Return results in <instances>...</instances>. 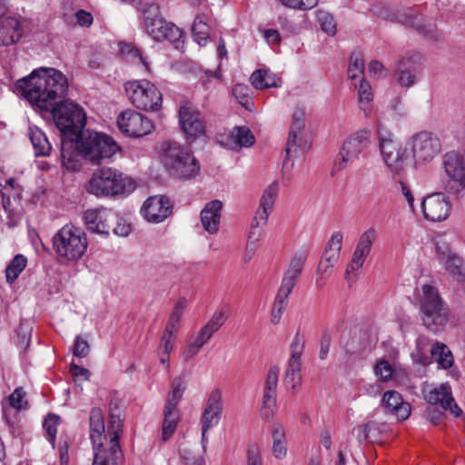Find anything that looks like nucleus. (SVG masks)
Here are the masks:
<instances>
[{
  "label": "nucleus",
  "instance_id": "f257e3e1",
  "mask_svg": "<svg viewBox=\"0 0 465 465\" xmlns=\"http://www.w3.org/2000/svg\"><path fill=\"white\" fill-rule=\"evenodd\" d=\"M25 96L41 110L48 111L55 100L64 96L68 83L66 77L54 68L34 70L27 77L16 83Z\"/></svg>",
  "mask_w": 465,
  "mask_h": 465
},
{
  "label": "nucleus",
  "instance_id": "f03ea898",
  "mask_svg": "<svg viewBox=\"0 0 465 465\" xmlns=\"http://www.w3.org/2000/svg\"><path fill=\"white\" fill-rule=\"evenodd\" d=\"M84 188L88 193L96 197L115 196L133 192L135 183L118 170L103 167L93 173Z\"/></svg>",
  "mask_w": 465,
  "mask_h": 465
},
{
  "label": "nucleus",
  "instance_id": "7ed1b4c3",
  "mask_svg": "<svg viewBox=\"0 0 465 465\" xmlns=\"http://www.w3.org/2000/svg\"><path fill=\"white\" fill-rule=\"evenodd\" d=\"M163 161L171 175L189 180L194 178L199 171L200 165L192 151L174 141H168L163 143Z\"/></svg>",
  "mask_w": 465,
  "mask_h": 465
},
{
  "label": "nucleus",
  "instance_id": "20e7f679",
  "mask_svg": "<svg viewBox=\"0 0 465 465\" xmlns=\"http://www.w3.org/2000/svg\"><path fill=\"white\" fill-rule=\"evenodd\" d=\"M52 242L57 256L67 262L80 260L88 246L85 232L81 228L72 224L63 226L53 236Z\"/></svg>",
  "mask_w": 465,
  "mask_h": 465
},
{
  "label": "nucleus",
  "instance_id": "39448f33",
  "mask_svg": "<svg viewBox=\"0 0 465 465\" xmlns=\"http://www.w3.org/2000/svg\"><path fill=\"white\" fill-rule=\"evenodd\" d=\"M440 182L445 193L456 198L465 196V156L458 151L447 152L441 159Z\"/></svg>",
  "mask_w": 465,
  "mask_h": 465
},
{
  "label": "nucleus",
  "instance_id": "423d86ee",
  "mask_svg": "<svg viewBox=\"0 0 465 465\" xmlns=\"http://www.w3.org/2000/svg\"><path fill=\"white\" fill-rule=\"evenodd\" d=\"M55 126L62 134V137H78L86 123L84 110L75 103L64 100L54 104L51 108Z\"/></svg>",
  "mask_w": 465,
  "mask_h": 465
},
{
  "label": "nucleus",
  "instance_id": "0eeeda50",
  "mask_svg": "<svg viewBox=\"0 0 465 465\" xmlns=\"http://www.w3.org/2000/svg\"><path fill=\"white\" fill-rule=\"evenodd\" d=\"M79 147L83 159L92 164H100L102 161L111 158L119 149L116 143L108 135L82 131L79 134Z\"/></svg>",
  "mask_w": 465,
  "mask_h": 465
},
{
  "label": "nucleus",
  "instance_id": "6e6552de",
  "mask_svg": "<svg viewBox=\"0 0 465 465\" xmlns=\"http://www.w3.org/2000/svg\"><path fill=\"white\" fill-rule=\"evenodd\" d=\"M420 312L425 327L436 333L448 322V310L435 288L429 284L422 286Z\"/></svg>",
  "mask_w": 465,
  "mask_h": 465
},
{
  "label": "nucleus",
  "instance_id": "1a4fd4ad",
  "mask_svg": "<svg viewBox=\"0 0 465 465\" xmlns=\"http://www.w3.org/2000/svg\"><path fill=\"white\" fill-rule=\"evenodd\" d=\"M371 145V132L361 129L345 139L334 162L337 171L355 166L361 159L367 158Z\"/></svg>",
  "mask_w": 465,
  "mask_h": 465
},
{
  "label": "nucleus",
  "instance_id": "9d476101",
  "mask_svg": "<svg viewBox=\"0 0 465 465\" xmlns=\"http://www.w3.org/2000/svg\"><path fill=\"white\" fill-rule=\"evenodd\" d=\"M379 147L382 159L393 177L401 178L407 170L408 154L394 139L392 134L378 127Z\"/></svg>",
  "mask_w": 465,
  "mask_h": 465
},
{
  "label": "nucleus",
  "instance_id": "9b49d317",
  "mask_svg": "<svg viewBox=\"0 0 465 465\" xmlns=\"http://www.w3.org/2000/svg\"><path fill=\"white\" fill-rule=\"evenodd\" d=\"M127 97L134 106L142 111H158L162 106V94L148 80H132L124 84Z\"/></svg>",
  "mask_w": 465,
  "mask_h": 465
},
{
  "label": "nucleus",
  "instance_id": "f8f14e48",
  "mask_svg": "<svg viewBox=\"0 0 465 465\" xmlns=\"http://www.w3.org/2000/svg\"><path fill=\"white\" fill-rule=\"evenodd\" d=\"M409 144L416 165L430 163L441 152L440 138L428 131H420L413 134Z\"/></svg>",
  "mask_w": 465,
  "mask_h": 465
},
{
  "label": "nucleus",
  "instance_id": "ddd939ff",
  "mask_svg": "<svg viewBox=\"0 0 465 465\" xmlns=\"http://www.w3.org/2000/svg\"><path fill=\"white\" fill-rule=\"evenodd\" d=\"M305 110L297 106L292 114V124L285 145L286 159L294 160L303 156L309 148L304 140Z\"/></svg>",
  "mask_w": 465,
  "mask_h": 465
},
{
  "label": "nucleus",
  "instance_id": "4468645a",
  "mask_svg": "<svg viewBox=\"0 0 465 465\" xmlns=\"http://www.w3.org/2000/svg\"><path fill=\"white\" fill-rule=\"evenodd\" d=\"M304 337L297 332L291 343V357L288 361L287 370L283 382L288 390L295 392V390L302 383V360L301 356L304 349Z\"/></svg>",
  "mask_w": 465,
  "mask_h": 465
},
{
  "label": "nucleus",
  "instance_id": "2eb2a0df",
  "mask_svg": "<svg viewBox=\"0 0 465 465\" xmlns=\"http://www.w3.org/2000/svg\"><path fill=\"white\" fill-rule=\"evenodd\" d=\"M119 130L130 137H142L152 132L153 125L146 117L134 110L123 112L117 118Z\"/></svg>",
  "mask_w": 465,
  "mask_h": 465
},
{
  "label": "nucleus",
  "instance_id": "dca6fc26",
  "mask_svg": "<svg viewBox=\"0 0 465 465\" xmlns=\"http://www.w3.org/2000/svg\"><path fill=\"white\" fill-rule=\"evenodd\" d=\"M146 33L155 41L167 40L179 43L183 33L174 24L166 22L163 17L154 15H147L144 20Z\"/></svg>",
  "mask_w": 465,
  "mask_h": 465
},
{
  "label": "nucleus",
  "instance_id": "f3484780",
  "mask_svg": "<svg viewBox=\"0 0 465 465\" xmlns=\"http://www.w3.org/2000/svg\"><path fill=\"white\" fill-rule=\"evenodd\" d=\"M222 411L223 403L221 391L219 390H214L211 392L208 398L206 408L201 418L202 445L203 450H205L208 441L206 433L209 429L218 424Z\"/></svg>",
  "mask_w": 465,
  "mask_h": 465
},
{
  "label": "nucleus",
  "instance_id": "a211bd4d",
  "mask_svg": "<svg viewBox=\"0 0 465 465\" xmlns=\"http://www.w3.org/2000/svg\"><path fill=\"white\" fill-rule=\"evenodd\" d=\"M421 210L425 219L431 222H440L449 216L450 203L445 193H435L423 199Z\"/></svg>",
  "mask_w": 465,
  "mask_h": 465
},
{
  "label": "nucleus",
  "instance_id": "6ab92c4d",
  "mask_svg": "<svg viewBox=\"0 0 465 465\" xmlns=\"http://www.w3.org/2000/svg\"><path fill=\"white\" fill-rule=\"evenodd\" d=\"M173 204L163 195L149 197L143 204L141 213L149 223H159L171 215Z\"/></svg>",
  "mask_w": 465,
  "mask_h": 465
},
{
  "label": "nucleus",
  "instance_id": "aec40b11",
  "mask_svg": "<svg viewBox=\"0 0 465 465\" xmlns=\"http://www.w3.org/2000/svg\"><path fill=\"white\" fill-rule=\"evenodd\" d=\"M180 124L188 137L195 138L204 134L205 125L202 114L191 104H186L179 110Z\"/></svg>",
  "mask_w": 465,
  "mask_h": 465
},
{
  "label": "nucleus",
  "instance_id": "412c9836",
  "mask_svg": "<svg viewBox=\"0 0 465 465\" xmlns=\"http://www.w3.org/2000/svg\"><path fill=\"white\" fill-rule=\"evenodd\" d=\"M306 259L307 255L302 252L295 253L292 258L276 294L278 297L288 300L289 295L292 293L296 285L297 280L302 272Z\"/></svg>",
  "mask_w": 465,
  "mask_h": 465
},
{
  "label": "nucleus",
  "instance_id": "4be33fe9",
  "mask_svg": "<svg viewBox=\"0 0 465 465\" xmlns=\"http://www.w3.org/2000/svg\"><path fill=\"white\" fill-rule=\"evenodd\" d=\"M280 370L277 366L269 369L262 393V414L269 420L273 415V408L276 406L277 386Z\"/></svg>",
  "mask_w": 465,
  "mask_h": 465
},
{
  "label": "nucleus",
  "instance_id": "5701e85b",
  "mask_svg": "<svg viewBox=\"0 0 465 465\" xmlns=\"http://www.w3.org/2000/svg\"><path fill=\"white\" fill-rule=\"evenodd\" d=\"M83 154L79 147V138L74 136L62 137L61 163L70 172L79 171Z\"/></svg>",
  "mask_w": 465,
  "mask_h": 465
},
{
  "label": "nucleus",
  "instance_id": "b1692460",
  "mask_svg": "<svg viewBox=\"0 0 465 465\" xmlns=\"http://www.w3.org/2000/svg\"><path fill=\"white\" fill-rule=\"evenodd\" d=\"M115 219V214L107 209H89L84 213L86 228L93 232L108 235L110 223Z\"/></svg>",
  "mask_w": 465,
  "mask_h": 465
},
{
  "label": "nucleus",
  "instance_id": "393cba45",
  "mask_svg": "<svg viewBox=\"0 0 465 465\" xmlns=\"http://www.w3.org/2000/svg\"><path fill=\"white\" fill-rule=\"evenodd\" d=\"M425 401L430 405L440 404L445 411H450L455 417L461 414V409L456 404L451 395V388L447 383L435 387L424 396Z\"/></svg>",
  "mask_w": 465,
  "mask_h": 465
},
{
  "label": "nucleus",
  "instance_id": "a878e982",
  "mask_svg": "<svg viewBox=\"0 0 465 465\" xmlns=\"http://www.w3.org/2000/svg\"><path fill=\"white\" fill-rule=\"evenodd\" d=\"M381 406L386 413L395 415L399 420H407L411 412L410 403L404 401L401 394L396 391H387L383 393Z\"/></svg>",
  "mask_w": 465,
  "mask_h": 465
},
{
  "label": "nucleus",
  "instance_id": "bb28decb",
  "mask_svg": "<svg viewBox=\"0 0 465 465\" xmlns=\"http://www.w3.org/2000/svg\"><path fill=\"white\" fill-rule=\"evenodd\" d=\"M90 440L93 443L94 452L95 450L108 451L104 447V441L107 440L105 434L104 414L102 410L94 408L91 411L90 418Z\"/></svg>",
  "mask_w": 465,
  "mask_h": 465
},
{
  "label": "nucleus",
  "instance_id": "cd10ccee",
  "mask_svg": "<svg viewBox=\"0 0 465 465\" xmlns=\"http://www.w3.org/2000/svg\"><path fill=\"white\" fill-rule=\"evenodd\" d=\"M223 203L220 200H213L205 204L201 211V223L204 231L210 234H215L219 231L221 223Z\"/></svg>",
  "mask_w": 465,
  "mask_h": 465
},
{
  "label": "nucleus",
  "instance_id": "c85d7f7f",
  "mask_svg": "<svg viewBox=\"0 0 465 465\" xmlns=\"http://www.w3.org/2000/svg\"><path fill=\"white\" fill-rule=\"evenodd\" d=\"M420 74V66L414 57L401 60L395 69V77L398 84L406 88L413 86Z\"/></svg>",
  "mask_w": 465,
  "mask_h": 465
},
{
  "label": "nucleus",
  "instance_id": "c756f323",
  "mask_svg": "<svg viewBox=\"0 0 465 465\" xmlns=\"http://www.w3.org/2000/svg\"><path fill=\"white\" fill-rule=\"evenodd\" d=\"M406 23L428 40L436 42L443 37L442 33L436 27L432 19H428L422 15H415L411 12L408 15Z\"/></svg>",
  "mask_w": 465,
  "mask_h": 465
},
{
  "label": "nucleus",
  "instance_id": "7c9ffc66",
  "mask_svg": "<svg viewBox=\"0 0 465 465\" xmlns=\"http://www.w3.org/2000/svg\"><path fill=\"white\" fill-rule=\"evenodd\" d=\"M23 35L20 22L8 16L0 20V45L9 46L18 42Z\"/></svg>",
  "mask_w": 465,
  "mask_h": 465
},
{
  "label": "nucleus",
  "instance_id": "2f4dec72",
  "mask_svg": "<svg viewBox=\"0 0 465 465\" xmlns=\"http://www.w3.org/2000/svg\"><path fill=\"white\" fill-rule=\"evenodd\" d=\"M122 426L120 416L111 414L108 421V433L111 435L108 451L113 460H118L122 456V450L119 444Z\"/></svg>",
  "mask_w": 465,
  "mask_h": 465
},
{
  "label": "nucleus",
  "instance_id": "473e14b6",
  "mask_svg": "<svg viewBox=\"0 0 465 465\" xmlns=\"http://www.w3.org/2000/svg\"><path fill=\"white\" fill-rule=\"evenodd\" d=\"M440 259L444 262L445 269L455 278L458 282L465 280V262L463 260L452 253L439 252Z\"/></svg>",
  "mask_w": 465,
  "mask_h": 465
},
{
  "label": "nucleus",
  "instance_id": "72a5a7b5",
  "mask_svg": "<svg viewBox=\"0 0 465 465\" xmlns=\"http://www.w3.org/2000/svg\"><path fill=\"white\" fill-rule=\"evenodd\" d=\"M228 138L230 142L227 143V146L231 149L249 147L252 145L255 141L251 130L245 126L234 127Z\"/></svg>",
  "mask_w": 465,
  "mask_h": 465
},
{
  "label": "nucleus",
  "instance_id": "f704fd0d",
  "mask_svg": "<svg viewBox=\"0 0 465 465\" xmlns=\"http://www.w3.org/2000/svg\"><path fill=\"white\" fill-rule=\"evenodd\" d=\"M180 420V413L177 407L164 405L163 421L162 428V440L166 441L174 433Z\"/></svg>",
  "mask_w": 465,
  "mask_h": 465
},
{
  "label": "nucleus",
  "instance_id": "c9c22d12",
  "mask_svg": "<svg viewBox=\"0 0 465 465\" xmlns=\"http://www.w3.org/2000/svg\"><path fill=\"white\" fill-rule=\"evenodd\" d=\"M225 321L226 316L223 311L215 312L196 336L206 344L212 336L224 324Z\"/></svg>",
  "mask_w": 465,
  "mask_h": 465
},
{
  "label": "nucleus",
  "instance_id": "e433bc0d",
  "mask_svg": "<svg viewBox=\"0 0 465 465\" xmlns=\"http://www.w3.org/2000/svg\"><path fill=\"white\" fill-rule=\"evenodd\" d=\"M28 135L36 156L49 155L52 146L42 130L37 127H30Z\"/></svg>",
  "mask_w": 465,
  "mask_h": 465
},
{
  "label": "nucleus",
  "instance_id": "4c0bfd02",
  "mask_svg": "<svg viewBox=\"0 0 465 465\" xmlns=\"http://www.w3.org/2000/svg\"><path fill=\"white\" fill-rule=\"evenodd\" d=\"M278 78L267 69L255 70L251 75L252 84L256 89H264L278 86Z\"/></svg>",
  "mask_w": 465,
  "mask_h": 465
},
{
  "label": "nucleus",
  "instance_id": "58836bf2",
  "mask_svg": "<svg viewBox=\"0 0 465 465\" xmlns=\"http://www.w3.org/2000/svg\"><path fill=\"white\" fill-rule=\"evenodd\" d=\"M355 87L358 89L360 109L364 112L365 116H369L372 109L371 102L373 99L371 84L361 79L359 85L355 84Z\"/></svg>",
  "mask_w": 465,
  "mask_h": 465
},
{
  "label": "nucleus",
  "instance_id": "ea45409f",
  "mask_svg": "<svg viewBox=\"0 0 465 465\" xmlns=\"http://www.w3.org/2000/svg\"><path fill=\"white\" fill-rule=\"evenodd\" d=\"M206 20L204 15H198L192 26L193 39L201 46L205 45L209 38L210 28Z\"/></svg>",
  "mask_w": 465,
  "mask_h": 465
},
{
  "label": "nucleus",
  "instance_id": "a19ab883",
  "mask_svg": "<svg viewBox=\"0 0 465 465\" xmlns=\"http://www.w3.org/2000/svg\"><path fill=\"white\" fill-rule=\"evenodd\" d=\"M431 357L443 368L449 369L453 364V356L449 347L441 342H435L430 349Z\"/></svg>",
  "mask_w": 465,
  "mask_h": 465
},
{
  "label": "nucleus",
  "instance_id": "79ce46f5",
  "mask_svg": "<svg viewBox=\"0 0 465 465\" xmlns=\"http://www.w3.org/2000/svg\"><path fill=\"white\" fill-rule=\"evenodd\" d=\"M278 193L279 183L274 181L270 183L264 190L260 200V210L270 213L273 208Z\"/></svg>",
  "mask_w": 465,
  "mask_h": 465
},
{
  "label": "nucleus",
  "instance_id": "37998d69",
  "mask_svg": "<svg viewBox=\"0 0 465 465\" xmlns=\"http://www.w3.org/2000/svg\"><path fill=\"white\" fill-rule=\"evenodd\" d=\"M27 263L26 258L22 254H16L5 268V277L9 283L16 280L25 270Z\"/></svg>",
  "mask_w": 465,
  "mask_h": 465
},
{
  "label": "nucleus",
  "instance_id": "c03bdc74",
  "mask_svg": "<svg viewBox=\"0 0 465 465\" xmlns=\"http://www.w3.org/2000/svg\"><path fill=\"white\" fill-rule=\"evenodd\" d=\"M187 301L185 298H180L177 302L175 303L173 312L168 319V322L166 323L165 329L169 331H173L175 332H178L179 326H180V321L182 318V315L183 313V311L186 307Z\"/></svg>",
  "mask_w": 465,
  "mask_h": 465
},
{
  "label": "nucleus",
  "instance_id": "a18cd8bd",
  "mask_svg": "<svg viewBox=\"0 0 465 465\" xmlns=\"http://www.w3.org/2000/svg\"><path fill=\"white\" fill-rule=\"evenodd\" d=\"M60 421V417L56 414H48L43 422V427L45 430L46 438L51 443L52 448L55 447V440L57 434V426Z\"/></svg>",
  "mask_w": 465,
  "mask_h": 465
},
{
  "label": "nucleus",
  "instance_id": "49530a36",
  "mask_svg": "<svg viewBox=\"0 0 465 465\" xmlns=\"http://www.w3.org/2000/svg\"><path fill=\"white\" fill-rule=\"evenodd\" d=\"M376 236L377 232L374 228L367 229L361 234L355 249L366 255H369L371 251L372 244L376 240Z\"/></svg>",
  "mask_w": 465,
  "mask_h": 465
},
{
  "label": "nucleus",
  "instance_id": "de8ad7c7",
  "mask_svg": "<svg viewBox=\"0 0 465 465\" xmlns=\"http://www.w3.org/2000/svg\"><path fill=\"white\" fill-rule=\"evenodd\" d=\"M364 72V61L361 53H352L350 57L348 76L354 80L360 78Z\"/></svg>",
  "mask_w": 465,
  "mask_h": 465
},
{
  "label": "nucleus",
  "instance_id": "09e8293b",
  "mask_svg": "<svg viewBox=\"0 0 465 465\" xmlns=\"http://www.w3.org/2000/svg\"><path fill=\"white\" fill-rule=\"evenodd\" d=\"M340 254L335 253L334 251H329L325 249L323 255L319 262L317 268V273L319 274H330L331 268L338 262Z\"/></svg>",
  "mask_w": 465,
  "mask_h": 465
},
{
  "label": "nucleus",
  "instance_id": "8fccbe9b",
  "mask_svg": "<svg viewBox=\"0 0 465 465\" xmlns=\"http://www.w3.org/2000/svg\"><path fill=\"white\" fill-rule=\"evenodd\" d=\"M185 390V382L177 377L173 381L172 391L168 394L165 404L169 406L177 407L179 401L183 397V393Z\"/></svg>",
  "mask_w": 465,
  "mask_h": 465
},
{
  "label": "nucleus",
  "instance_id": "3c124183",
  "mask_svg": "<svg viewBox=\"0 0 465 465\" xmlns=\"http://www.w3.org/2000/svg\"><path fill=\"white\" fill-rule=\"evenodd\" d=\"M25 392L22 387L16 388L8 397L9 405L16 411L28 409Z\"/></svg>",
  "mask_w": 465,
  "mask_h": 465
},
{
  "label": "nucleus",
  "instance_id": "603ef678",
  "mask_svg": "<svg viewBox=\"0 0 465 465\" xmlns=\"http://www.w3.org/2000/svg\"><path fill=\"white\" fill-rule=\"evenodd\" d=\"M317 21L321 25L322 31H324L329 35H334L336 33V23L332 15L329 13L319 10L317 12Z\"/></svg>",
  "mask_w": 465,
  "mask_h": 465
},
{
  "label": "nucleus",
  "instance_id": "864d4df0",
  "mask_svg": "<svg viewBox=\"0 0 465 465\" xmlns=\"http://www.w3.org/2000/svg\"><path fill=\"white\" fill-rule=\"evenodd\" d=\"M177 332L164 329L160 340L158 351L163 354H170L173 349Z\"/></svg>",
  "mask_w": 465,
  "mask_h": 465
},
{
  "label": "nucleus",
  "instance_id": "5fc2aeb1",
  "mask_svg": "<svg viewBox=\"0 0 465 465\" xmlns=\"http://www.w3.org/2000/svg\"><path fill=\"white\" fill-rule=\"evenodd\" d=\"M205 343L200 340L197 336L194 337L182 351V357L183 361L187 362L193 360L203 347Z\"/></svg>",
  "mask_w": 465,
  "mask_h": 465
},
{
  "label": "nucleus",
  "instance_id": "6e6d98bb",
  "mask_svg": "<svg viewBox=\"0 0 465 465\" xmlns=\"http://www.w3.org/2000/svg\"><path fill=\"white\" fill-rule=\"evenodd\" d=\"M367 256L368 255L358 251L357 249L354 250L351 261L348 264L346 271H345V275L349 282H350V274L358 272L363 266Z\"/></svg>",
  "mask_w": 465,
  "mask_h": 465
},
{
  "label": "nucleus",
  "instance_id": "4d7b16f0",
  "mask_svg": "<svg viewBox=\"0 0 465 465\" xmlns=\"http://www.w3.org/2000/svg\"><path fill=\"white\" fill-rule=\"evenodd\" d=\"M374 373L381 381H388L393 373L392 366L386 360H379L374 365Z\"/></svg>",
  "mask_w": 465,
  "mask_h": 465
},
{
  "label": "nucleus",
  "instance_id": "13d9d810",
  "mask_svg": "<svg viewBox=\"0 0 465 465\" xmlns=\"http://www.w3.org/2000/svg\"><path fill=\"white\" fill-rule=\"evenodd\" d=\"M287 299H282L276 295L273 306L272 309V322L277 324L280 322L282 314L287 306Z\"/></svg>",
  "mask_w": 465,
  "mask_h": 465
},
{
  "label": "nucleus",
  "instance_id": "bf43d9fd",
  "mask_svg": "<svg viewBox=\"0 0 465 465\" xmlns=\"http://www.w3.org/2000/svg\"><path fill=\"white\" fill-rule=\"evenodd\" d=\"M249 91V87L242 84H235L232 89L235 98L245 108H248V105L250 104Z\"/></svg>",
  "mask_w": 465,
  "mask_h": 465
},
{
  "label": "nucleus",
  "instance_id": "052dcab7",
  "mask_svg": "<svg viewBox=\"0 0 465 465\" xmlns=\"http://www.w3.org/2000/svg\"><path fill=\"white\" fill-rule=\"evenodd\" d=\"M247 465H262L261 449L256 443L248 446Z\"/></svg>",
  "mask_w": 465,
  "mask_h": 465
},
{
  "label": "nucleus",
  "instance_id": "680f3d73",
  "mask_svg": "<svg viewBox=\"0 0 465 465\" xmlns=\"http://www.w3.org/2000/svg\"><path fill=\"white\" fill-rule=\"evenodd\" d=\"M122 53L126 54L130 59H138V61L144 65L145 69L149 70V65L145 58L142 55L139 49H137L131 44L124 45V46L122 47Z\"/></svg>",
  "mask_w": 465,
  "mask_h": 465
},
{
  "label": "nucleus",
  "instance_id": "e2e57ef3",
  "mask_svg": "<svg viewBox=\"0 0 465 465\" xmlns=\"http://www.w3.org/2000/svg\"><path fill=\"white\" fill-rule=\"evenodd\" d=\"M90 348L88 342L77 336L74 340L73 353L74 356L84 358L89 353Z\"/></svg>",
  "mask_w": 465,
  "mask_h": 465
},
{
  "label": "nucleus",
  "instance_id": "0e129e2a",
  "mask_svg": "<svg viewBox=\"0 0 465 465\" xmlns=\"http://www.w3.org/2000/svg\"><path fill=\"white\" fill-rule=\"evenodd\" d=\"M116 223L115 227L114 228L113 232L114 234L118 236H127L131 232V226L129 223H127L124 219L118 218L115 215L114 221Z\"/></svg>",
  "mask_w": 465,
  "mask_h": 465
},
{
  "label": "nucleus",
  "instance_id": "69168bd1",
  "mask_svg": "<svg viewBox=\"0 0 465 465\" xmlns=\"http://www.w3.org/2000/svg\"><path fill=\"white\" fill-rule=\"evenodd\" d=\"M74 18L76 19V23L83 27L91 26L94 20L91 13L86 12L83 9H80L77 12H75Z\"/></svg>",
  "mask_w": 465,
  "mask_h": 465
},
{
  "label": "nucleus",
  "instance_id": "338daca9",
  "mask_svg": "<svg viewBox=\"0 0 465 465\" xmlns=\"http://www.w3.org/2000/svg\"><path fill=\"white\" fill-rule=\"evenodd\" d=\"M342 243V234L340 232H334L329 240L328 246L326 247L329 251H334L335 253L340 254Z\"/></svg>",
  "mask_w": 465,
  "mask_h": 465
},
{
  "label": "nucleus",
  "instance_id": "774afa93",
  "mask_svg": "<svg viewBox=\"0 0 465 465\" xmlns=\"http://www.w3.org/2000/svg\"><path fill=\"white\" fill-rule=\"evenodd\" d=\"M109 460L115 462L116 460H112L109 451L95 450L94 452V461L92 465H108Z\"/></svg>",
  "mask_w": 465,
  "mask_h": 465
}]
</instances>
